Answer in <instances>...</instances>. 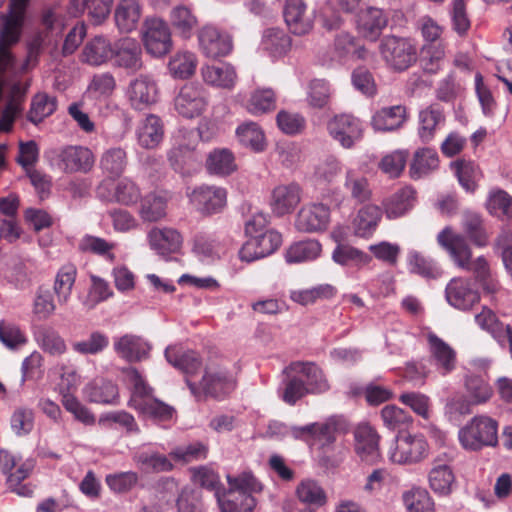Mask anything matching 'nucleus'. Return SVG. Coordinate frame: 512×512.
<instances>
[{
  "label": "nucleus",
  "instance_id": "1",
  "mask_svg": "<svg viewBox=\"0 0 512 512\" xmlns=\"http://www.w3.org/2000/svg\"><path fill=\"white\" fill-rule=\"evenodd\" d=\"M166 360L182 371L191 394L198 400L211 397L223 399L232 393L236 380L229 371L216 363L206 365L201 379L196 382L192 377L201 368V361L196 352L184 349L181 345H170L165 350Z\"/></svg>",
  "mask_w": 512,
  "mask_h": 512
},
{
  "label": "nucleus",
  "instance_id": "2",
  "mask_svg": "<svg viewBox=\"0 0 512 512\" xmlns=\"http://www.w3.org/2000/svg\"><path fill=\"white\" fill-rule=\"evenodd\" d=\"M124 372L132 385L128 403L131 408L156 422H170L176 418L175 408L152 396L153 388L146 383L137 369L130 367Z\"/></svg>",
  "mask_w": 512,
  "mask_h": 512
},
{
  "label": "nucleus",
  "instance_id": "3",
  "mask_svg": "<svg viewBox=\"0 0 512 512\" xmlns=\"http://www.w3.org/2000/svg\"><path fill=\"white\" fill-rule=\"evenodd\" d=\"M43 158L51 170L63 174L89 173L95 164L93 151L84 145L65 144L48 148Z\"/></svg>",
  "mask_w": 512,
  "mask_h": 512
},
{
  "label": "nucleus",
  "instance_id": "4",
  "mask_svg": "<svg viewBox=\"0 0 512 512\" xmlns=\"http://www.w3.org/2000/svg\"><path fill=\"white\" fill-rule=\"evenodd\" d=\"M229 490L216 492V499L221 512H252L256 506L253 493L262 490L261 484L250 473L237 477L228 476Z\"/></svg>",
  "mask_w": 512,
  "mask_h": 512
},
{
  "label": "nucleus",
  "instance_id": "5",
  "mask_svg": "<svg viewBox=\"0 0 512 512\" xmlns=\"http://www.w3.org/2000/svg\"><path fill=\"white\" fill-rule=\"evenodd\" d=\"M458 440L467 451H480L498 444V422L488 415H476L458 431Z\"/></svg>",
  "mask_w": 512,
  "mask_h": 512
},
{
  "label": "nucleus",
  "instance_id": "6",
  "mask_svg": "<svg viewBox=\"0 0 512 512\" xmlns=\"http://www.w3.org/2000/svg\"><path fill=\"white\" fill-rule=\"evenodd\" d=\"M29 1L10 0L9 13L2 17V27L0 29V71L8 68L12 62L9 46L16 43L20 37Z\"/></svg>",
  "mask_w": 512,
  "mask_h": 512
},
{
  "label": "nucleus",
  "instance_id": "7",
  "mask_svg": "<svg viewBox=\"0 0 512 512\" xmlns=\"http://www.w3.org/2000/svg\"><path fill=\"white\" fill-rule=\"evenodd\" d=\"M379 51L385 63L395 71H405L417 61V45L410 38L385 36Z\"/></svg>",
  "mask_w": 512,
  "mask_h": 512
},
{
  "label": "nucleus",
  "instance_id": "8",
  "mask_svg": "<svg viewBox=\"0 0 512 512\" xmlns=\"http://www.w3.org/2000/svg\"><path fill=\"white\" fill-rule=\"evenodd\" d=\"M388 459L398 465H414L429 455V444L422 434L401 433L388 451Z\"/></svg>",
  "mask_w": 512,
  "mask_h": 512
},
{
  "label": "nucleus",
  "instance_id": "9",
  "mask_svg": "<svg viewBox=\"0 0 512 512\" xmlns=\"http://www.w3.org/2000/svg\"><path fill=\"white\" fill-rule=\"evenodd\" d=\"M0 468L3 473L9 474L7 483L9 488L20 496L31 494L29 475L32 465L29 461L19 464V460L9 451L0 450Z\"/></svg>",
  "mask_w": 512,
  "mask_h": 512
},
{
  "label": "nucleus",
  "instance_id": "10",
  "mask_svg": "<svg viewBox=\"0 0 512 512\" xmlns=\"http://www.w3.org/2000/svg\"><path fill=\"white\" fill-rule=\"evenodd\" d=\"M198 43L203 55L212 59L225 57L233 49V41L229 33L212 24H206L200 28Z\"/></svg>",
  "mask_w": 512,
  "mask_h": 512
},
{
  "label": "nucleus",
  "instance_id": "11",
  "mask_svg": "<svg viewBox=\"0 0 512 512\" xmlns=\"http://www.w3.org/2000/svg\"><path fill=\"white\" fill-rule=\"evenodd\" d=\"M143 43L149 54L162 57L172 49L170 29L165 21L159 18H151L145 22Z\"/></svg>",
  "mask_w": 512,
  "mask_h": 512
},
{
  "label": "nucleus",
  "instance_id": "12",
  "mask_svg": "<svg viewBox=\"0 0 512 512\" xmlns=\"http://www.w3.org/2000/svg\"><path fill=\"white\" fill-rule=\"evenodd\" d=\"M429 362L441 376L452 373L457 367V352L442 338L429 332L426 336Z\"/></svg>",
  "mask_w": 512,
  "mask_h": 512
},
{
  "label": "nucleus",
  "instance_id": "13",
  "mask_svg": "<svg viewBox=\"0 0 512 512\" xmlns=\"http://www.w3.org/2000/svg\"><path fill=\"white\" fill-rule=\"evenodd\" d=\"M327 129L329 135L346 149L352 148L363 137L361 121L350 114L335 116L328 122Z\"/></svg>",
  "mask_w": 512,
  "mask_h": 512
},
{
  "label": "nucleus",
  "instance_id": "14",
  "mask_svg": "<svg viewBox=\"0 0 512 512\" xmlns=\"http://www.w3.org/2000/svg\"><path fill=\"white\" fill-rule=\"evenodd\" d=\"M437 243L447 251L458 268L470 270L472 250L463 235L454 232L451 227H445L437 235Z\"/></svg>",
  "mask_w": 512,
  "mask_h": 512
},
{
  "label": "nucleus",
  "instance_id": "15",
  "mask_svg": "<svg viewBox=\"0 0 512 512\" xmlns=\"http://www.w3.org/2000/svg\"><path fill=\"white\" fill-rule=\"evenodd\" d=\"M330 224V209L322 203L304 205L297 213L295 227L304 233L324 232Z\"/></svg>",
  "mask_w": 512,
  "mask_h": 512
},
{
  "label": "nucleus",
  "instance_id": "16",
  "mask_svg": "<svg viewBox=\"0 0 512 512\" xmlns=\"http://www.w3.org/2000/svg\"><path fill=\"white\" fill-rule=\"evenodd\" d=\"M448 303L459 310H469L480 300L478 290L470 279L457 277L449 281L445 289Z\"/></svg>",
  "mask_w": 512,
  "mask_h": 512
},
{
  "label": "nucleus",
  "instance_id": "17",
  "mask_svg": "<svg viewBox=\"0 0 512 512\" xmlns=\"http://www.w3.org/2000/svg\"><path fill=\"white\" fill-rule=\"evenodd\" d=\"M109 181H103L97 188V195L109 202H116L124 206H133L141 198L138 185L129 178H122L113 184V192L108 191Z\"/></svg>",
  "mask_w": 512,
  "mask_h": 512
},
{
  "label": "nucleus",
  "instance_id": "18",
  "mask_svg": "<svg viewBox=\"0 0 512 512\" xmlns=\"http://www.w3.org/2000/svg\"><path fill=\"white\" fill-rule=\"evenodd\" d=\"M174 105L176 111L183 117H198L207 106L206 93L199 86L186 84L176 96Z\"/></svg>",
  "mask_w": 512,
  "mask_h": 512
},
{
  "label": "nucleus",
  "instance_id": "19",
  "mask_svg": "<svg viewBox=\"0 0 512 512\" xmlns=\"http://www.w3.org/2000/svg\"><path fill=\"white\" fill-rule=\"evenodd\" d=\"M113 63L115 66L136 72L143 66L142 49L136 39L125 37L113 44Z\"/></svg>",
  "mask_w": 512,
  "mask_h": 512
},
{
  "label": "nucleus",
  "instance_id": "20",
  "mask_svg": "<svg viewBox=\"0 0 512 512\" xmlns=\"http://www.w3.org/2000/svg\"><path fill=\"white\" fill-rule=\"evenodd\" d=\"M156 82L147 75H141L129 83L127 97L131 106L136 110H144L158 100Z\"/></svg>",
  "mask_w": 512,
  "mask_h": 512
},
{
  "label": "nucleus",
  "instance_id": "21",
  "mask_svg": "<svg viewBox=\"0 0 512 512\" xmlns=\"http://www.w3.org/2000/svg\"><path fill=\"white\" fill-rule=\"evenodd\" d=\"M191 203L201 212L213 214L221 211L226 204L227 192L224 188L203 185L190 194Z\"/></svg>",
  "mask_w": 512,
  "mask_h": 512
},
{
  "label": "nucleus",
  "instance_id": "22",
  "mask_svg": "<svg viewBox=\"0 0 512 512\" xmlns=\"http://www.w3.org/2000/svg\"><path fill=\"white\" fill-rule=\"evenodd\" d=\"M115 353L127 362H140L149 357L150 343L139 335L125 334L114 340Z\"/></svg>",
  "mask_w": 512,
  "mask_h": 512
},
{
  "label": "nucleus",
  "instance_id": "23",
  "mask_svg": "<svg viewBox=\"0 0 512 512\" xmlns=\"http://www.w3.org/2000/svg\"><path fill=\"white\" fill-rule=\"evenodd\" d=\"M429 487L440 496H448L452 493L456 478L449 461L440 456L432 462L428 473Z\"/></svg>",
  "mask_w": 512,
  "mask_h": 512
},
{
  "label": "nucleus",
  "instance_id": "24",
  "mask_svg": "<svg viewBox=\"0 0 512 512\" xmlns=\"http://www.w3.org/2000/svg\"><path fill=\"white\" fill-rule=\"evenodd\" d=\"M19 197L16 194H9L6 197H0V213L5 216L0 221V237L14 242L20 238L21 229L16 219L19 209Z\"/></svg>",
  "mask_w": 512,
  "mask_h": 512
},
{
  "label": "nucleus",
  "instance_id": "25",
  "mask_svg": "<svg viewBox=\"0 0 512 512\" xmlns=\"http://www.w3.org/2000/svg\"><path fill=\"white\" fill-rule=\"evenodd\" d=\"M302 190L297 183L279 185L274 188L271 197V209L277 216L294 211L301 201Z\"/></svg>",
  "mask_w": 512,
  "mask_h": 512
},
{
  "label": "nucleus",
  "instance_id": "26",
  "mask_svg": "<svg viewBox=\"0 0 512 512\" xmlns=\"http://www.w3.org/2000/svg\"><path fill=\"white\" fill-rule=\"evenodd\" d=\"M406 120V107L394 105L375 111L371 117L370 125L377 132H392L400 129Z\"/></svg>",
  "mask_w": 512,
  "mask_h": 512
},
{
  "label": "nucleus",
  "instance_id": "27",
  "mask_svg": "<svg viewBox=\"0 0 512 512\" xmlns=\"http://www.w3.org/2000/svg\"><path fill=\"white\" fill-rule=\"evenodd\" d=\"M284 19L292 33L304 35L313 27L312 18L307 14V5L303 0H286Z\"/></svg>",
  "mask_w": 512,
  "mask_h": 512
},
{
  "label": "nucleus",
  "instance_id": "28",
  "mask_svg": "<svg viewBox=\"0 0 512 512\" xmlns=\"http://www.w3.org/2000/svg\"><path fill=\"white\" fill-rule=\"evenodd\" d=\"M387 23L388 18L383 10L369 7L358 15L357 30L362 37L376 41Z\"/></svg>",
  "mask_w": 512,
  "mask_h": 512
},
{
  "label": "nucleus",
  "instance_id": "29",
  "mask_svg": "<svg viewBox=\"0 0 512 512\" xmlns=\"http://www.w3.org/2000/svg\"><path fill=\"white\" fill-rule=\"evenodd\" d=\"M287 371L305 378L308 393H324L330 388L323 371L314 363L293 362L287 367Z\"/></svg>",
  "mask_w": 512,
  "mask_h": 512
},
{
  "label": "nucleus",
  "instance_id": "30",
  "mask_svg": "<svg viewBox=\"0 0 512 512\" xmlns=\"http://www.w3.org/2000/svg\"><path fill=\"white\" fill-rule=\"evenodd\" d=\"M203 81L213 87L232 89L237 81L235 68L226 62L201 67Z\"/></svg>",
  "mask_w": 512,
  "mask_h": 512
},
{
  "label": "nucleus",
  "instance_id": "31",
  "mask_svg": "<svg viewBox=\"0 0 512 512\" xmlns=\"http://www.w3.org/2000/svg\"><path fill=\"white\" fill-rule=\"evenodd\" d=\"M148 241L151 249L160 255H169L179 251L182 245L180 233L168 227H155L148 233Z\"/></svg>",
  "mask_w": 512,
  "mask_h": 512
},
{
  "label": "nucleus",
  "instance_id": "32",
  "mask_svg": "<svg viewBox=\"0 0 512 512\" xmlns=\"http://www.w3.org/2000/svg\"><path fill=\"white\" fill-rule=\"evenodd\" d=\"M141 17L142 5L139 0H118L114 20L119 31L129 33L135 30Z\"/></svg>",
  "mask_w": 512,
  "mask_h": 512
},
{
  "label": "nucleus",
  "instance_id": "33",
  "mask_svg": "<svg viewBox=\"0 0 512 512\" xmlns=\"http://www.w3.org/2000/svg\"><path fill=\"white\" fill-rule=\"evenodd\" d=\"M113 0H70L68 12L78 17L87 12L95 24L102 23L110 14Z\"/></svg>",
  "mask_w": 512,
  "mask_h": 512
},
{
  "label": "nucleus",
  "instance_id": "34",
  "mask_svg": "<svg viewBox=\"0 0 512 512\" xmlns=\"http://www.w3.org/2000/svg\"><path fill=\"white\" fill-rule=\"evenodd\" d=\"M138 214L143 221L156 222L166 215L169 195L164 191H153L140 198Z\"/></svg>",
  "mask_w": 512,
  "mask_h": 512
},
{
  "label": "nucleus",
  "instance_id": "35",
  "mask_svg": "<svg viewBox=\"0 0 512 512\" xmlns=\"http://www.w3.org/2000/svg\"><path fill=\"white\" fill-rule=\"evenodd\" d=\"M137 142L145 149L156 148L163 140L164 129L161 119L153 114L148 115L138 125Z\"/></svg>",
  "mask_w": 512,
  "mask_h": 512
},
{
  "label": "nucleus",
  "instance_id": "36",
  "mask_svg": "<svg viewBox=\"0 0 512 512\" xmlns=\"http://www.w3.org/2000/svg\"><path fill=\"white\" fill-rule=\"evenodd\" d=\"M113 55V45L103 36H95L89 40L81 54V61L91 66H100L110 59Z\"/></svg>",
  "mask_w": 512,
  "mask_h": 512
},
{
  "label": "nucleus",
  "instance_id": "37",
  "mask_svg": "<svg viewBox=\"0 0 512 512\" xmlns=\"http://www.w3.org/2000/svg\"><path fill=\"white\" fill-rule=\"evenodd\" d=\"M77 274V267L73 263L63 264L56 272L53 283V292L60 305H66L69 302Z\"/></svg>",
  "mask_w": 512,
  "mask_h": 512
},
{
  "label": "nucleus",
  "instance_id": "38",
  "mask_svg": "<svg viewBox=\"0 0 512 512\" xmlns=\"http://www.w3.org/2000/svg\"><path fill=\"white\" fill-rule=\"evenodd\" d=\"M84 397L92 403L116 404L119 398L118 387L111 381L95 379L83 388Z\"/></svg>",
  "mask_w": 512,
  "mask_h": 512
},
{
  "label": "nucleus",
  "instance_id": "39",
  "mask_svg": "<svg viewBox=\"0 0 512 512\" xmlns=\"http://www.w3.org/2000/svg\"><path fill=\"white\" fill-rule=\"evenodd\" d=\"M418 126V136L423 143H429L433 140L436 130L445 121L442 109L437 105H430L420 111Z\"/></svg>",
  "mask_w": 512,
  "mask_h": 512
},
{
  "label": "nucleus",
  "instance_id": "40",
  "mask_svg": "<svg viewBox=\"0 0 512 512\" xmlns=\"http://www.w3.org/2000/svg\"><path fill=\"white\" fill-rule=\"evenodd\" d=\"M439 167V156L435 149L429 147L419 148L414 152L410 164L411 178L420 179L432 173Z\"/></svg>",
  "mask_w": 512,
  "mask_h": 512
},
{
  "label": "nucleus",
  "instance_id": "41",
  "mask_svg": "<svg viewBox=\"0 0 512 512\" xmlns=\"http://www.w3.org/2000/svg\"><path fill=\"white\" fill-rule=\"evenodd\" d=\"M414 201V190L411 187L401 188L383 202L386 216L389 219H396L405 215L412 209Z\"/></svg>",
  "mask_w": 512,
  "mask_h": 512
},
{
  "label": "nucleus",
  "instance_id": "42",
  "mask_svg": "<svg viewBox=\"0 0 512 512\" xmlns=\"http://www.w3.org/2000/svg\"><path fill=\"white\" fill-rule=\"evenodd\" d=\"M408 270L412 274L419 275L425 279H437L442 276V269L431 258L417 250H410L407 253Z\"/></svg>",
  "mask_w": 512,
  "mask_h": 512
},
{
  "label": "nucleus",
  "instance_id": "43",
  "mask_svg": "<svg viewBox=\"0 0 512 512\" xmlns=\"http://www.w3.org/2000/svg\"><path fill=\"white\" fill-rule=\"evenodd\" d=\"M451 168L457 176L461 187L468 193H474L477 190L478 182L482 178V172L473 161L464 159L451 163Z\"/></svg>",
  "mask_w": 512,
  "mask_h": 512
},
{
  "label": "nucleus",
  "instance_id": "44",
  "mask_svg": "<svg viewBox=\"0 0 512 512\" xmlns=\"http://www.w3.org/2000/svg\"><path fill=\"white\" fill-rule=\"evenodd\" d=\"M322 253V245L315 239H308L292 244L285 253L288 263H302L317 259Z\"/></svg>",
  "mask_w": 512,
  "mask_h": 512
},
{
  "label": "nucleus",
  "instance_id": "45",
  "mask_svg": "<svg viewBox=\"0 0 512 512\" xmlns=\"http://www.w3.org/2000/svg\"><path fill=\"white\" fill-rule=\"evenodd\" d=\"M332 260L341 266L361 268L368 265L372 257L349 244H337L332 252Z\"/></svg>",
  "mask_w": 512,
  "mask_h": 512
},
{
  "label": "nucleus",
  "instance_id": "46",
  "mask_svg": "<svg viewBox=\"0 0 512 512\" xmlns=\"http://www.w3.org/2000/svg\"><path fill=\"white\" fill-rule=\"evenodd\" d=\"M485 207L489 214L501 220H512V196L505 190L494 188L488 193Z\"/></svg>",
  "mask_w": 512,
  "mask_h": 512
},
{
  "label": "nucleus",
  "instance_id": "47",
  "mask_svg": "<svg viewBox=\"0 0 512 512\" xmlns=\"http://www.w3.org/2000/svg\"><path fill=\"white\" fill-rule=\"evenodd\" d=\"M170 23L176 34L188 39L198 25V20L190 8L179 5L171 10Z\"/></svg>",
  "mask_w": 512,
  "mask_h": 512
},
{
  "label": "nucleus",
  "instance_id": "48",
  "mask_svg": "<svg viewBox=\"0 0 512 512\" xmlns=\"http://www.w3.org/2000/svg\"><path fill=\"white\" fill-rule=\"evenodd\" d=\"M207 170L211 174L227 176L237 170L234 154L226 148L215 149L207 157Z\"/></svg>",
  "mask_w": 512,
  "mask_h": 512
},
{
  "label": "nucleus",
  "instance_id": "49",
  "mask_svg": "<svg viewBox=\"0 0 512 512\" xmlns=\"http://www.w3.org/2000/svg\"><path fill=\"white\" fill-rule=\"evenodd\" d=\"M378 435L373 427L360 424L355 430V449L358 455L368 460L377 454Z\"/></svg>",
  "mask_w": 512,
  "mask_h": 512
},
{
  "label": "nucleus",
  "instance_id": "50",
  "mask_svg": "<svg viewBox=\"0 0 512 512\" xmlns=\"http://www.w3.org/2000/svg\"><path fill=\"white\" fill-rule=\"evenodd\" d=\"M99 166L108 176H120L127 166V153L122 147H110L100 156Z\"/></svg>",
  "mask_w": 512,
  "mask_h": 512
},
{
  "label": "nucleus",
  "instance_id": "51",
  "mask_svg": "<svg viewBox=\"0 0 512 512\" xmlns=\"http://www.w3.org/2000/svg\"><path fill=\"white\" fill-rule=\"evenodd\" d=\"M407 512H435V503L425 488L413 487L402 494Z\"/></svg>",
  "mask_w": 512,
  "mask_h": 512
},
{
  "label": "nucleus",
  "instance_id": "52",
  "mask_svg": "<svg viewBox=\"0 0 512 512\" xmlns=\"http://www.w3.org/2000/svg\"><path fill=\"white\" fill-rule=\"evenodd\" d=\"M262 49L273 58L285 55L291 46L290 37L281 29H267L262 38Z\"/></svg>",
  "mask_w": 512,
  "mask_h": 512
},
{
  "label": "nucleus",
  "instance_id": "53",
  "mask_svg": "<svg viewBox=\"0 0 512 512\" xmlns=\"http://www.w3.org/2000/svg\"><path fill=\"white\" fill-rule=\"evenodd\" d=\"M236 136L241 145L255 152H261L265 149L264 132L254 122H245L239 125L236 129Z\"/></svg>",
  "mask_w": 512,
  "mask_h": 512
},
{
  "label": "nucleus",
  "instance_id": "54",
  "mask_svg": "<svg viewBox=\"0 0 512 512\" xmlns=\"http://www.w3.org/2000/svg\"><path fill=\"white\" fill-rule=\"evenodd\" d=\"M381 209L376 205L362 207L354 220L355 233L357 236L366 237L371 235L381 220Z\"/></svg>",
  "mask_w": 512,
  "mask_h": 512
},
{
  "label": "nucleus",
  "instance_id": "55",
  "mask_svg": "<svg viewBox=\"0 0 512 512\" xmlns=\"http://www.w3.org/2000/svg\"><path fill=\"white\" fill-rule=\"evenodd\" d=\"M115 247V243L89 234L84 235L78 243V249L81 252L98 255L109 262H114L115 260Z\"/></svg>",
  "mask_w": 512,
  "mask_h": 512
},
{
  "label": "nucleus",
  "instance_id": "56",
  "mask_svg": "<svg viewBox=\"0 0 512 512\" xmlns=\"http://www.w3.org/2000/svg\"><path fill=\"white\" fill-rule=\"evenodd\" d=\"M334 52L339 59L349 55L356 59H366L368 56L367 49L359 45L355 37L348 32L337 34L334 40Z\"/></svg>",
  "mask_w": 512,
  "mask_h": 512
},
{
  "label": "nucleus",
  "instance_id": "57",
  "mask_svg": "<svg viewBox=\"0 0 512 512\" xmlns=\"http://www.w3.org/2000/svg\"><path fill=\"white\" fill-rule=\"evenodd\" d=\"M41 30L34 33V51L46 44H51L54 40V32L57 30V14L53 7L45 8L42 11L40 19Z\"/></svg>",
  "mask_w": 512,
  "mask_h": 512
},
{
  "label": "nucleus",
  "instance_id": "58",
  "mask_svg": "<svg viewBox=\"0 0 512 512\" xmlns=\"http://www.w3.org/2000/svg\"><path fill=\"white\" fill-rule=\"evenodd\" d=\"M197 67V57L192 52H178L169 61L168 68L174 78L187 79Z\"/></svg>",
  "mask_w": 512,
  "mask_h": 512
},
{
  "label": "nucleus",
  "instance_id": "59",
  "mask_svg": "<svg viewBox=\"0 0 512 512\" xmlns=\"http://www.w3.org/2000/svg\"><path fill=\"white\" fill-rule=\"evenodd\" d=\"M336 293L335 288L330 284H321L310 289L293 290L290 292V299L300 305L306 306L315 303L318 299L332 298Z\"/></svg>",
  "mask_w": 512,
  "mask_h": 512
},
{
  "label": "nucleus",
  "instance_id": "60",
  "mask_svg": "<svg viewBox=\"0 0 512 512\" xmlns=\"http://www.w3.org/2000/svg\"><path fill=\"white\" fill-rule=\"evenodd\" d=\"M168 160L172 168L183 176L190 175L199 167L201 162L200 156L196 150L189 149L178 151L174 159L172 157V150L170 149L168 152Z\"/></svg>",
  "mask_w": 512,
  "mask_h": 512
},
{
  "label": "nucleus",
  "instance_id": "61",
  "mask_svg": "<svg viewBox=\"0 0 512 512\" xmlns=\"http://www.w3.org/2000/svg\"><path fill=\"white\" fill-rule=\"evenodd\" d=\"M247 110L253 115H260L275 108V93L270 88L254 90L246 104Z\"/></svg>",
  "mask_w": 512,
  "mask_h": 512
},
{
  "label": "nucleus",
  "instance_id": "62",
  "mask_svg": "<svg viewBox=\"0 0 512 512\" xmlns=\"http://www.w3.org/2000/svg\"><path fill=\"white\" fill-rule=\"evenodd\" d=\"M298 499L310 505L322 506L326 503L327 497L323 488L314 480H302L297 488Z\"/></svg>",
  "mask_w": 512,
  "mask_h": 512
},
{
  "label": "nucleus",
  "instance_id": "63",
  "mask_svg": "<svg viewBox=\"0 0 512 512\" xmlns=\"http://www.w3.org/2000/svg\"><path fill=\"white\" fill-rule=\"evenodd\" d=\"M109 345V338L106 334L94 331L87 339L72 343V349L81 355H96L103 352Z\"/></svg>",
  "mask_w": 512,
  "mask_h": 512
},
{
  "label": "nucleus",
  "instance_id": "64",
  "mask_svg": "<svg viewBox=\"0 0 512 512\" xmlns=\"http://www.w3.org/2000/svg\"><path fill=\"white\" fill-rule=\"evenodd\" d=\"M463 227L468 238L478 247L488 244V234L483 227L481 217L476 213H466L463 219Z\"/></svg>",
  "mask_w": 512,
  "mask_h": 512
}]
</instances>
